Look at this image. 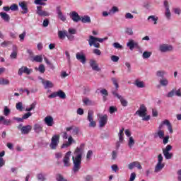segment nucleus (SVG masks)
<instances>
[{
  "label": "nucleus",
  "instance_id": "obj_1",
  "mask_svg": "<svg viewBox=\"0 0 181 181\" xmlns=\"http://www.w3.org/2000/svg\"><path fill=\"white\" fill-rule=\"evenodd\" d=\"M158 51L160 53H170V52H173V45L165 43L160 44Z\"/></svg>",
  "mask_w": 181,
  "mask_h": 181
},
{
  "label": "nucleus",
  "instance_id": "obj_2",
  "mask_svg": "<svg viewBox=\"0 0 181 181\" xmlns=\"http://www.w3.org/2000/svg\"><path fill=\"white\" fill-rule=\"evenodd\" d=\"M84 144H81L79 147H77L74 151L72 159H81L84 153Z\"/></svg>",
  "mask_w": 181,
  "mask_h": 181
},
{
  "label": "nucleus",
  "instance_id": "obj_3",
  "mask_svg": "<svg viewBox=\"0 0 181 181\" xmlns=\"http://www.w3.org/2000/svg\"><path fill=\"white\" fill-rule=\"evenodd\" d=\"M97 116L99 118L98 121L100 128H103V127H105V125H107V121H108V116L107 115H103L101 113H98Z\"/></svg>",
  "mask_w": 181,
  "mask_h": 181
},
{
  "label": "nucleus",
  "instance_id": "obj_4",
  "mask_svg": "<svg viewBox=\"0 0 181 181\" xmlns=\"http://www.w3.org/2000/svg\"><path fill=\"white\" fill-rule=\"evenodd\" d=\"M60 141V136L59 135H54L52 137L51 143L49 144L50 149H57V146L59 145V142Z\"/></svg>",
  "mask_w": 181,
  "mask_h": 181
},
{
  "label": "nucleus",
  "instance_id": "obj_5",
  "mask_svg": "<svg viewBox=\"0 0 181 181\" xmlns=\"http://www.w3.org/2000/svg\"><path fill=\"white\" fill-rule=\"evenodd\" d=\"M93 115H94V112H93V110H89L88 112L87 119L90 122L89 127L90 128H95L97 123H95V121H94V119L93 118Z\"/></svg>",
  "mask_w": 181,
  "mask_h": 181
},
{
  "label": "nucleus",
  "instance_id": "obj_6",
  "mask_svg": "<svg viewBox=\"0 0 181 181\" xmlns=\"http://www.w3.org/2000/svg\"><path fill=\"white\" fill-rule=\"evenodd\" d=\"M153 137L156 139L159 138L160 139H163L165 138V131L162 130V124H160L158 129L153 133Z\"/></svg>",
  "mask_w": 181,
  "mask_h": 181
},
{
  "label": "nucleus",
  "instance_id": "obj_7",
  "mask_svg": "<svg viewBox=\"0 0 181 181\" xmlns=\"http://www.w3.org/2000/svg\"><path fill=\"white\" fill-rule=\"evenodd\" d=\"M112 94H113L115 97H117V98L119 100L121 105H122V107H127L128 105V101L121 95L118 94V93H116L115 90H112Z\"/></svg>",
  "mask_w": 181,
  "mask_h": 181
},
{
  "label": "nucleus",
  "instance_id": "obj_8",
  "mask_svg": "<svg viewBox=\"0 0 181 181\" xmlns=\"http://www.w3.org/2000/svg\"><path fill=\"white\" fill-rule=\"evenodd\" d=\"M74 168L73 173H77L80 169H81V159H73Z\"/></svg>",
  "mask_w": 181,
  "mask_h": 181
},
{
  "label": "nucleus",
  "instance_id": "obj_9",
  "mask_svg": "<svg viewBox=\"0 0 181 181\" xmlns=\"http://www.w3.org/2000/svg\"><path fill=\"white\" fill-rule=\"evenodd\" d=\"M169 151H172V146L170 145H168L163 151L165 159H172L173 158V153H170Z\"/></svg>",
  "mask_w": 181,
  "mask_h": 181
},
{
  "label": "nucleus",
  "instance_id": "obj_10",
  "mask_svg": "<svg viewBox=\"0 0 181 181\" xmlns=\"http://www.w3.org/2000/svg\"><path fill=\"white\" fill-rule=\"evenodd\" d=\"M146 111H147L146 107L144 106V105H141L139 110H138L136 112L135 115H139V117H146Z\"/></svg>",
  "mask_w": 181,
  "mask_h": 181
},
{
  "label": "nucleus",
  "instance_id": "obj_11",
  "mask_svg": "<svg viewBox=\"0 0 181 181\" xmlns=\"http://www.w3.org/2000/svg\"><path fill=\"white\" fill-rule=\"evenodd\" d=\"M69 16L71 18V19L74 21V22H80L81 17H80V16L78 15V13L76 12V11H72L69 13Z\"/></svg>",
  "mask_w": 181,
  "mask_h": 181
},
{
  "label": "nucleus",
  "instance_id": "obj_12",
  "mask_svg": "<svg viewBox=\"0 0 181 181\" xmlns=\"http://www.w3.org/2000/svg\"><path fill=\"white\" fill-rule=\"evenodd\" d=\"M76 57L78 62H81L82 64H86V62H87V59L83 52H77L76 54Z\"/></svg>",
  "mask_w": 181,
  "mask_h": 181
},
{
  "label": "nucleus",
  "instance_id": "obj_13",
  "mask_svg": "<svg viewBox=\"0 0 181 181\" xmlns=\"http://www.w3.org/2000/svg\"><path fill=\"white\" fill-rule=\"evenodd\" d=\"M19 6L22 9V13L23 14H25L28 13V12H29V9L28 8V4L26 3V1H21L18 3Z\"/></svg>",
  "mask_w": 181,
  "mask_h": 181
},
{
  "label": "nucleus",
  "instance_id": "obj_14",
  "mask_svg": "<svg viewBox=\"0 0 181 181\" xmlns=\"http://www.w3.org/2000/svg\"><path fill=\"white\" fill-rule=\"evenodd\" d=\"M56 11L59 19L62 21V22H66V16L63 15V12H62V8L60 6H57Z\"/></svg>",
  "mask_w": 181,
  "mask_h": 181
},
{
  "label": "nucleus",
  "instance_id": "obj_15",
  "mask_svg": "<svg viewBox=\"0 0 181 181\" xmlns=\"http://www.w3.org/2000/svg\"><path fill=\"white\" fill-rule=\"evenodd\" d=\"M36 13L38 16H49L50 15L49 12L42 10V6H37Z\"/></svg>",
  "mask_w": 181,
  "mask_h": 181
},
{
  "label": "nucleus",
  "instance_id": "obj_16",
  "mask_svg": "<svg viewBox=\"0 0 181 181\" xmlns=\"http://www.w3.org/2000/svg\"><path fill=\"white\" fill-rule=\"evenodd\" d=\"M23 73L29 75L30 73H32V70L28 69L27 66H22L18 69V76H22Z\"/></svg>",
  "mask_w": 181,
  "mask_h": 181
},
{
  "label": "nucleus",
  "instance_id": "obj_17",
  "mask_svg": "<svg viewBox=\"0 0 181 181\" xmlns=\"http://www.w3.org/2000/svg\"><path fill=\"white\" fill-rule=\"evenodd\" d=\"M89 64L90 67L92 68V70L94 71H100L101 69L98 67V64H97V62L95 60L91 59L89 62Z\"/></svg>",
  "mask_w": 181,
  "mask_h": 181
},
{
  "label": "nucleus",
  "instance_id": "obj_18",
  "mask_svg": "<svg viewBox=\"0 0 181 181\" xmlns=\"http://www.w3.org/2000/svg\"><path fill=\"white\" fill-rule=\"evenodd\" d=\"M163 161V159H158V162L156 165V168L154 170V172H156V173H158V172H160V170H162V169L165 168V164L162 163Z\"/></svg>",
  "mask_w": 181,
  "mask_h": 181
},
{
  "label": "nucleus",
  "instance_id": "obj_19",
  "mask_svg": "<svg viewBox=\"0 0 181 181\" xmlns=\"http://www.w3.org/2000/svg\"><path fill=\"white\" fill-rule=\"evenodd\" d=\"M160 124L162 125V127H163V125H166L170 134H172L173 132V128L172 127V124H170V122H169V120L165 119L161 122Z\"/></svg>",
  "mask_w": 181,
  "mask_h": 181
},
{
  "label": "nucleus",
  "instance_id": "obj_20",
  "mask_svg": "<svg viewBox=\"0 0 181 181\" xmlns=\"http://www.w3.org/2000/svg\"><path fill=\"white\" fill-rule=\"evenodd\" d=\"M127 46L130 50H134L135 47H138V42H135L134 40H129Z\"/></svg>",
  "mask_w": 181,
  "mask_h": 181
},
{
  "label": "nucleus",
  "instance_id": "obj_21",
  "mask_svg": "<svg viewBox=\"0 0 181 181\" xmlns=\"http://www.w3.org/2000/svg\"><path fill=\"white\" fill-rule=\"evenodd\" d=\"M128 168L130 170H132V169H134V168H137L139 170H141V169H142V165H141V163H139V162L134 161L132 163L128 165Z\"/></svg>",
  "mask_w": 181,
  "mask_h": 181
},
{
  "label": "nucleus",
  "instance_id": "obj_22",
  "mask_svg": "<svg viewBox=\"0 0 181 181\" xmlns=\"http://www.w3.org/2000/svg\"><path fill=\"white\" fill-rule=\"evenodd\" d=\"M44 122L47 125V127H53V124H54V122L53 121V117L52 116H47L44 119Z\"/></svg>",
  "mask_w": 181,
  "mask_h": 181
},
{
  "label": "nucleus",
  "instance_id": "obj_23",
  "mask_svg": "<svg viewBox=\"0 0 181 181\" xmlns=\"http://www.w3.org/2000/svg\"><path fill=\"white\" fill-rule=\"evenodd\" d=\"M32 131V127L30 125L23 126L21 129L22 135H28Z\"/></svg>",
  "mask_w": 181,
  "mask_h": 181
},
{
  "label": "nucleus",
  "instance_id": "obj_24",
  "mask_svg": "<svg viewBox=\"0 0 181 181\" xmlns=\"http://www.w3.org/2000/svg\"><path fill=\"white\" fill-rule=\"evenodd\" d=\"M33 130L35 134H40V132H43V126L40 124H35L33 126Z\"/></svg>",
  "mask_w": 181,
  "mask_h": 181
},
{
  "label": "nucleus",
  "instance_id": "obj_25",
  "mask_svg": "<svg viewBox=\"0 0 181 181\" xmlns=\"http://www.w3.org/2000/svg\"><path fill=\"white\" fill-rule=\"evenodd\" d=\"M0 16L4 22H9V21H11V16H9V15L5 12H1Z\"/></svg>",
  "mask_w": 181,
  "mask_h": 181
},
{
  "label": "nucleus",
  "instance_id": "obj_26",
  "mask_svg": "<svg viewBox=\"0 0 181 181\" xmlns=\"http://www.w3.org/2000/svg\"><path fill=\"white\" fill-rule=\"evenodd\" d=\"M167 73L165 70H158L156 73V77L158 78H165V76H166Z\"/></svg>",
  "mask_w": 181,
  "mask_h": 181
},
{
  "label": "nucleus",
  "instance_id": "obj_27",
  "mask_svg": "<svg viewBox=\"0 0 181 181\" xmlns=\"http://www.w3.org/2000/svg\"><path fill=\"white\" fill-rule=\"evenodd\" d=\"M134 84L138 88H144L145 87V83L142 81H139V79H136Z\"/></svg>",
  "mask_w": 181,
  "mask_h": 181
},
{
  "label": "nucleus",
  "instance_id": "obj_28",
  "mask_svg": "<svg viewBox=\"0 0 181 181\" xmlns=\"http://www.w3.org/2000/svg\"><path fill=\"white\" fill-rule=\"evenodd\" d=\"M97 42L98 41L95 39L90 38L88 40L89 46H94V47H97V48L100 47V43Z\"/></svg>",
  "mask_w": 181,
  "mask_h": 181
},
{
  "label": "nucleus",
  "instance_id": "obj_29",
  "mask_svg": "<svg viewBox=\"0 0 181 181\" xmlns=\"http://www.w3.org/2000/svg\"><path fill=\"white\" fill-rule=\"evenodd\" d=\"M159 84L162 87H168L169 86V80L166 78H163L159 80Z\"/></svg>",
  "mask_w": 181,
  "mask_h": 181
},
{
  "label": "nucleus",
  "instance_id": "obj_30",
  "mask_svg": "<svg viewBox=\"0 0 181 181\" xmlns=\"http://www.w3.org/2000/svg\"><path fill=\"white\" fill-rule=\"evenodd\" d=\"M0 122L3 124V125H11V123L12 121L11 119H5V117L4 116H0Z\"/></svg>",
  "mask_w": 181,
  "mask_h": 181
},
{
  "label": "nucleus",
  "instance_id": "obj_31",
  "mask_svg": "<svg viewBox=\"0 0 181 181\" xmlns=\"http://www.w3.org/2000/svg\"><path fill=\"white\" fill-rule=\"evenodd\" d=\"M158 19L159 18L156 16H150L148 17L147 21L148 22H151V21L153 22V25H158Z\"/></svg>",
  "mask_w": 181,
  "mask_h": 181
},
{
  "label": "nucleus",
  "instance_id": "obj_32",
  "mask_svg": "<svg viewBox=\"0 0 181 181\" xmlns=\"http://www.w3.org/2000/svg\"><path fill=\"white\" fill-rule=\"evenodd\" d=\"M42 84H43L45 89H47V88H53V87L54 86V85H53V83L50 81H42Z\"/></svg>",
  "mask_w": 181,
  "mask_h": 181
},
{
  "label": "nucleus",
  "instance_id": "obj_33",
  "mask_svg": "<svg viewBox=\"0 0 181 181\" xmlns=\"http://www.w3.org/2000/svg\"><path fill=\"white\" fill-rule=\"evenodd\" d=\"M80 21L82 23H91V18L88 16H81Z\"/></svg>",
  "mask_w": 181,
  "mask_h": 181
},
{
  "label": "nucleus",
  "instance_id": "obj_34",
  "mask_svg": "<svg viewBox=\"0 0 181 181\" xmlns=\"http://www.w3.org/2000/svg\"><path fill=\"white\" fill-rule=\"evenodd\" d=\"M32 62H36L37 63H42V62H43V56L36 55L33 57Z\"/></svg>",
  "mask_w": 181,
  "mask_h": 181
},
{
  "label": "nucleus",
  "instance_id": "obj_35",
  "mask_svg": "<svg viewBox=\"0 0 181 181\" xmlns=\"http://www.w3.org/2000/svg\"><path fill=\"white\" fill-rule=\"evenodd\" d=\"M124 129H125L124 127H122V129H120L118 133L119 142H124Z\"/></svg>",
  "mask_w": 181,
  "mask_h": 181
},
{
  "label": "nucleus",
  "instance_id": "obj_36",
  "mask_svg": "<svg viewBox=\"0 0 181 181\" xmlns=\"http://www.w3.org/2000/svg\"><path fill=\"white\" fill-rule=\"evenodd\" d=\"M58 36L59 39H62V40L66 39V36L67 37V31L66 30L59 31Z\"/></svg>",
  "mask_w": 181,
  "mask_h": 181
},
{
  "label": "nucleus",
  "instance_id": "obj_37",
  "mask_svg": "<svg viewBox=\"0 0 181 181\" xmlns=\"http://www.w3.org/2000/svg\"><path fill=\"white\" fill-rule=\"evenodd\" d=\"M0 86H9L11 84V82L4 78H0Z\"/></svg>",
  "mask_w": 181,
  "mask_h": 181
},
{
  "label": "nucleus",
  "instance_id": "obj_38",
  "mask_svg": "<svg viewBox=\"0 0 181 181\" xmlns=\"http://www.w3.org/2000/svg\"><path fill=\"white\" fill-rule=\"evenodd\" d=\"M109 12H110V15H115V13H117L118 12H119V8H118V7L114 6L111 8V9L109 10Z\"/></svg>",
  "mask_w": 181,
  "mask_h": 181
},
{
  "label": "nucleus",
  "instance_id": "obj_39",
  "mask_svg": "<svg viewBox=\"0 0 181 181\" xmlns=\"http://www.w3.org/2000/svg\"><path fill=\"white\" fill-rule=\"evenodd\" d=\"M165 16L167 21H170V19H172V13H170V9L167 8V10H165Z\"/></svg>",
  "mask_w": 181,
  "mask_h": 181
},
{
  "label": "nucleus",
  "instance_id": "obj_40",
  "mask_svg": "<svg viewBox=\"0 0 181 181\" xmlns=\"http://www.w3.org/2000/svg\"><path fill=\"white\" fill-rule=\"evenodd\" d=\"M57 97H59V98H62V100H64L66 98V93L63 92V90H59L57 91Z\"/></svg>",
  "mask_w": 181,
  "mask_h": 181
},
{
  "label": "nucleus",
  "instance_id": "obj_41",
  "mask_svg": "<svg viewBox=\"0 0 181 181\" xmlns=\"http://www.w3.org/2000/svg\"><path fill=\"white\" fill-rule=\"evenodd\" d=\"M17 47L16 45L13 46V52L11 54L10 57L11 59H16V57H18V53H16V50Z\"/></svg>",
  "mask_w": 181,
  "mask_h": 181
},
{
  "label": "nucleus",
  "instance_id": "obj_42",
  "mask_svg": "<svg viewBox=\"0 0 181 181\" xmlns=\"http://www.w3.org/2000/svg\"><path fill=\"white\" fill-rule=\"evenodd\" d=\"M56 180L57 181H68L67 179L64 178L62 174H57L56 175Z\"/></svg>",
  "mask_w": 181,
  "mask_h": 181
},
{
  "label": "nucleus",
  "instance_id": "obj_43",
  "mask_svg": "<svg viewBox=\"0 0 181 181\" xmlns=\"http://www.w3.org/2000/svg\"><path fill=\"white\" fill-rule=\"evenodd\" d=\"M36 101H34L30 105V108H26L25 111H27V112H30V111H32V110H35V108H36Z\"/></svg>",
  "mask_w": 181,
  "mask_h": 181
},
{
  "label": "nucleus",
  "instance_id": "obj_44",
  "mask_svg": "<svg viewBox=\"0 0 181 181\" xmlns=\"http://www.w3.org/2000/svg\"><path fill=\"white\" fill-rule=\"evenodd\" d=\"M90 39H94L95 40L99 42L100 43H103V42H104V40H107V39H108V37L98 38V37H95L93 35H90Z\"/></svg>",
  "mask_w": 181,
  "mask_h": 181
},
{
  "label": "nucleus",
  "instance_id": "obj_45",
  "mask_svg": "<svg viewBox=\"0 0 181 181\" xmlns=\"http://www.w3.org/2000/svg\"><path fill=\"white\" fill-rule=\"evenodd\" d=\"M151 56H152V52L148 51L144 52L142 54L143 59H149Z\"/></svg>",
  "mask_w": 181,
  "mask_h": 181
},
{
  "label": "nucleus",
  "instance_id": "obj_46",
  "mask_svg": "<svg viewBox=\"0 0 181 181\" xmlns=\"http://www.w3.org/2000/svg\"><path fill=\"white\" fill-rule=\"evenodd\" d=\"M16 108L18 111H23V103H22V102H18L16 105Z\"/></svg>",
  "mask_w": 181,
  "mask_h": 181
},
{
  "label": "nucleus",
  "instance_id": "obj_47",
  "mask_svg": "<svg viewBox=\"0 0 181 181\" xmlns=\"http://www.w3.org/2000/svg\"><path fill=\"white\" fill-rule=\"evenodd\" d=\"M135 145V140H134V137H129L128 141V146L129 148H132Z\"/></svg>",
  "mask_w": 181,
  "mask_h": 181
},
{
  "label": "nucleus",
  "instance_id": "obj_48",
  "mask_svg": "<svg viewBox=\"0 0 181 181\" xmlns=\"http://www.w3.org/2000/svg\"><path fill=\"white\" fill-rule=\"evenodd\" d=\"M173 13L175 15H177L178 16H180L181 15V8L180 7H177L173 8Z\"/></svg>",
  "mask_w": 181,
  "mask_h": 181
},
{
  "label": "nucleus",
  "instance_id": "obj_49",
  "mask_svg": "<svg viewBox=\"0 0 181 181\" xmlns=\"http://www.w3.org/2000/svg\"><path fill=\"white\" fill-rule=\"evenodd\" d=\"M83 103H84L86 105H93V104H94V103H93L91 100L88 99V98H85L83 100Z\"/></svg>",
  "mask_w": 181,
  "mask_h": 181
},
{
  "label": "nucleus",
  "instance_id": "obj_50",
  "mask_svg": "<svg viewBox=\"0 0 181 181\" xmlns=\"http://www.w3.org/2000/svg\"><path fill=\"white\" fill-rule=\"evenodd\" d=\"M152 6V4L149 1H146L143 4V7L145 8V9H151Z\"/></svg>",
  "mask_w": 181,
  "mask_h": 181
},
{
  "label": "nucleus",
  "instance_id": "obj_51",
  "mask_svg": "<svg viewBox=\"0 0 181 181\" xmlns=\"http://www.w3.org/2000/svg\"><path fill=\"white\" fill-rule=\"evenodd\" d=\"M38 69V71H40V73H42V74H43V73H45V71H46V68L45 67V65H43V64H40L39 66L38 69Z\"/></svg>",
  "mask_w": 181,
  "mask_h": 181
},
{
  "label": "nucleus",
  "instance_id": "obj_52",
  "mask_svg": "<svg viewBox=\"0 0 181 181\" xmlns=\"http://www.w3.org/2000/svg\"><path fill=\"white\" fill-rule=\"evenodd\" d=\"M125 33H127V35H129V36H132V35H134V31L132 30V28H127L125 30Z\"/></svg>",
  "mask_w": 181,
  "mask_h": 181
},
{
  "label": "nucleus",
  "instance_id": "obj_53",
  "mask_svg": "<svg viewBox=\"0 0 181 181\" xmlns=\"http://www.w3.org/2000/svg\"><path fill=\"white\" fill-rule=\"evenodd\" d=\"M112 83L114 84V86H115L116 90H118L119 86L118 85V81H117V78H111Z\"/></svg>",
  "mask_w": 181,
  "mask_h": 181
},
{
  "label": "nucleus",
  "instance_id": "obj_54",
  "mask_svg": "<svg viewBox=\"0 0 181 181\" xmlns=\"http://www.w3.org/2000/svg\"><path fill=\"white\" fill-rule=\"evenodd\" d=\"M4 114L6 117H8L11 114V110L6 106L4 107Z\"/></svg>",
  "mask_w": 181,
  "mask_h": 181
},
{
  "label": "nucleus",
  "instance_id": "obj_55",
  "mask_svg": "<svg viewBox=\"0 0 181 181\" xmlns=\"http://www.w3.org/2000/svg\"><path fill=\"white\" fill-rule=\"evenodd\" d=\"M117 111L118 110L114 106H110L109 108V112L111 114H114V112H117Z\"/></svg>",
  "mask_w": 181,
  "mask_h": 181
},
{
  "label": "nucleus",
  "instance_id": "obj_56",
  "mask_svg": "<svg viewBox=\"0 0 181 181\" xmlns=\"http://www.w3.org/2000/svg\"><path fill=\"white\" fill-rule=\"evenodd\" d=\"M25 36H26V31H23L22 34L19 35V38L21 42H23V40H25Z\"/></svg>",
  "mask_w": 181,
  "mask_h": 181
},
{
  "label": "nucleus",
  "instance_id": "obj_57",
  "mask_svg": "<svg viewBox=\"0 0 181 181\" xmlns=\"http://www.w3.org/2000/svg\"><path fill=\"white\" fill-rule=\"evenodd\" d=\"M169 142V135H166L163 138V145H166Z\"/></svg>",
  "mask_w": 181,
  "mask_h": 181
},
{
  "label": "nucleus",
  "instance_id": "obj_58",
  "mask_svg": "<svg viewBox=\"0 0 181 181\" xmlns=\"http://www.w3.org/2000/svg\"><path fill=\"white\" fill-rule=\"evenodd\" d=\"M112 62H114V63H117L119 60V57L118 56L112 55L110 57Z\"/></svg>",
  "mask_w": 181,
  "mask_h": 181
},
{
  "label": "nucleus",
  "instance_id": "obj_59",
  "mask_svg": "<svg viewBox=\"0 0 181 181\" xmlns=\"http://www.w3.org/2000/svg\"><path fill=\"white\" fill-rule=\"evenodd\" d=\"M175 95V88L173 89L172 90H170L168 94H167V97L168 98H172V97H173Z\"/></svg>",
  "mask_w": 181,
  "mask_h": 181
},
{
  "label": "nucleus",
  "instance_id": "obj_60",
  "mask_svg": "<svg viewBox=\"0 0 181 181\" xmlns=\"http://www.w3.org/2000/svg\"><path fill=\"white\" fill-rule=\"evenodd\" d=\"M100 94H102V95H105V97L108 96V91L107 90V89L103 88L102 90H100Z\"/></svg>",
  "mask_w": 181,
  "mask_h": 181
},
{
  "label": "nucleus",
  "instance_id": "obj_61",
  "mask_svg": "<svg viewBox=\"0 0 181 181\" xmlns=\"http://www.w3.org/2000/svg\"><path fill=\"white\" fill-rule=\"evenodd\" d=\"M124 18L125 19H132L134 18V15L131 13H126Z\"/></svg>",
  "mask_w": 181,
  "mask_h": 181
},
{
  "label": "nucleus",
  "instance_id": "obj_62",
  "mask_svg": "<svg viewBox=\"0 0 181 181\" xmlns=\"http://www.w3.org/2000/svg\"><path fill=\"white\" fill-rule=\"evenodd\" d=\"M11 11H18L19 9V7H18L17 4H13L10 6Z\"/></svg>",
  "mask_w": 181,
  "mask_h": 181
},
{
  "label": "nucleus",
  "instance_id": "obj_63",
  "mask_svg": "<svg viewBox=\"0 0 181 181\" xmlns=\"http://www.w3.org/2000/svg\"><path fill=\"white\" fill-rule=\"evenodd\" d=\"M37 177L40 181H45V176L42 173L37 174Z\"/></svg>",
  "mask_w": 181,
  "mask_h": 181
},
{
  "label": "nucleus",
  "instance_id": "obj_64",
  "mask_svg": "<svg viewBox=\"0 0 181 181\" xmlns=\"http://www.w3.org/2000/svg\"><path fill=\"white\" fill-rule=\"evenodd\" d=\"M85 181H93V176L90 175H86L85 177Z\"/></svg>",
  "mask_w": 181,
  "mask_h": 181
}]
</instances>
